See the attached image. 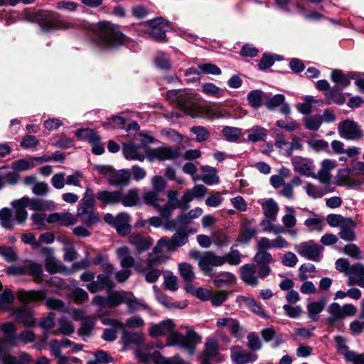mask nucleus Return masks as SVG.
Returning <instances> with one entry per match:
<instances>
[{"instance_id":"1","label":"nucleus","mask_w":364,"mask_h":364,"mask_svg":"<svg viewBox=\"0 0 364 364\" xmlns=\"http://www.w3.org/2000/svg\"><path fill=\"white\" fill-rule=\"evenodd\" d=\"M176 324L171 319H166L158 323H151L149 331L151 337L168 336L166 346H177L186 349L193 355L196 346L200 343L201 337L193 330L188 329L186 335L175 331Z\"/></svg>"},{"instance_id":"2","label":"nucleus","mask_w":364,"mask_h":364,"mask_svg":"<svg viewBox=\"0 0 364 364\" xmlns=\"http://www.w3.org/2000/svg\"><path fill=\"white\" fill-rule=\"evenodd\" d=\"M29 198L23 197L19 200H14L11 203L14 213L8 208L0 210V225L5 230H12L15 224L23 225L28 218L26 208L28 207Z\"/></svg>"},{"instance_id":"3","label":"nucleus","mask_w":364,"mask_h":364,"mask_svg":"<svg viewBox=\"0 0 364 364\" xmlns=\"http://www.w3.org/2000/svg\"><path fill=\"white\" fill-rule=\"evenodd\" d=\"M96 198L104 206L122 203L124 207H132L139 202V191L138 188H131L124 194L122 190H105L98 192Z\"/></svg>"},{"instance_id":"4","label":"nucleus","mask_w":364,"mask_h":364,"mask_svg":"<svg viewBox=\"0 0 364 364\" xmlns=\"http://www.w3.org/2000/svg\"><path fill=\"white\" fill-rule=\"evenodd\" d=\"M96 35V43L104 48L120 46L125 41L124 35L107 21H102L97 24Z\"/></svg>"},{"instance_id":"5","label":"nucleus","mask_w":364,"mask_h":364,"mask_svg":"<svg viewBox=\"0 0 364 364\" xmlns=\"http://www.w3.org/2000/svg\"><path fill=\"white\" fill-rule=\"evenodd\" d=\"M95 203L94 192L92 189L87 187L77 211V217L82 223L87 226L100 221V217L95 211Z\"/></svg>"},{"instance_id":"6","label":"nucleus","mask_w":364,"mask_h":364,"mask_svg":"<svg viewBox=\"0 0 364 364\" xmlns=\"http://www.w3.org/2000/svg\"><path fill=\"white\" fill-rule=\"evenodd\" d=\"M152 348L148 343L146 346L139 347L136 350V357L144 362L152 360L156 364H185L184 360L178 356L165 358L159 352H154L153 354H151L149 351Z\"/></svg>"},{"instance_id":"7","label":"nucleus","mask_w":364,"mask_h":364,"mask_svg":"<svg viewBox=\"0 0 364 364\" xmlns=\"http://www.w3.org/2000/svg\"><path fill=\"white\" fill-rule=\"evenodd\" d=\"M339 136L349 141H358L364 136V132L360 126L353 119H347L338 124Z\"/></svg>"},{"instance_id":"8","label":"nucleus","mask_w":364,"mask_h":364,"mask_svg":"<svg viewBox=\"0 0 364 364\" xmlns=\"http://www.w3.org/2000/svg\"><path fill=\"white\" fill-rule=\"evenodd\" d=\"M327 311L329 314L327 318L328 323L332 325L338 321L354 316L357 312V308L351 304L341 306L334 302L328 306Z\"/></svg>"},{"instance_id":"9","label":"nucleus","mask_w":364,"mask_h":364,"mask_svg":"<svg viewBox=\"0 0 364 364\" xmlns=\"http://www.w3.org/2000/svg\"><path fill=\"white\" fill-rule=\"evenodd\" d=\"M296 252L302 257L314 262H319L323 257V247L314 240L302 242L294 247Z\"/></svg>"},{"instance_id":"10","label":"nucleus","mask_w":364,"mask_h":364,"mask_svg":"<svg viewBox=\"0 0 364 364\" xmlns=\"http://www.w3.org/2000/svg\"><path fill=\"white\" fill-rule=\"evenodd\" d=\"M181 154V148H172L171 146H159L156 148L148 149L146 158L151 162L159 161H174L176 160Z\"/></svg>"},{"instance_id":"11","label":"nucleus","mask_w":364,"mask_h":364,"mask_svg":"<svg viewBox=\"0 0 364 364\" xmlns=\"http://www.w3.org/2000/svg\"><path fill=\"white\" fill-rule=\"evenodd\" d=\"M39 16L43 21L41 28L45 32L50 29H65L68 28V23L61 21L59 14L54 11H42Z\"/></svg>"},{"instance_id":"12","label":"nucleus","mask_w":364,"mask_h":364,"mask_svg":"<svg viewBox=\"0 0 364 364\" xmlns=\"http://www.w3.org/2000/svg\"><path fill=\"white\" fill-rule=\"evenodd\" d=\"M224 264V259L221 256L217 255L212 251L203 253V257L199 262V267L205 275L210 274L215 267Z\"/></svg>"},{"instance_id":"13","label":"nucleus","mask_w":364,"mask_h":364,"mask_svg":"<svg viewBox=\"0 0 364 364\" xmlns=\"http://www.w3.org/2000/svg\"><path fill=\"white\" fill-rule=\"evenodd\" d=\"M149 147L136 144L133 142H127L123 144V154L126 159L131 161H144L146 157Z\"/></svg>"},{"instance_id":"14","label":"nucleus","mask_w":364,"mask_h":364,"mask_svg":"<svg viewBox=\"0 0 364 364\" xmlns=\"http://www.w3.org/2000/svg\"><path fill=\"white\" fill-rule=\"evenodd\" d=\"M178 106L188 115L193 117H199V106L196 102L195 95L193 93L183 90Z\"/></svg>"},{"instance_id":"15","label":"nucleus","mask_w":364,"mask_h":364,"mask_svg":"<svg viewBox=\"0 0 364 364\" xmlns=\"http://www.w3.org/2000/svg\"><path fill=\"white\" fill-rule=\"evenodd\" d=\"M167 201L163 204L162 218L168 219L173 210L183 207L178 192L175 189H170L166 192Z\"/></svg>"},{"instance_id":"16","label":"nucleus","mask_w":364,"mask_h":364,"mask_svg":"<svg viewBox=\"0 0 364 364\" xmlns=\"http://www.w3.org/2000/svg\"><path fill=\"white\" fill-rule=\"evenodd\" d=\"M265 107L269 111H274L279 108L282 114L288 115L291 113V109L288 103L285 102V96L282 94H277L274 96L265 97Z\"/></svg>"},{"instance_id":"17","label":"nucleus","mask_w":364,"mask_h":364,"mask_svg":"<svg viewBox=\"0 0 364 364\" xmlns=\"http://www.w3.org/2000/svg\"><path fill=\"white\" fill-rule=\"evenodd\" d=\"M273 260L270 253L267 251L257 250V252L254 257V261L258 264V275L259 278L264 279L269 275L271 269L269 266Z\"/></svg>"},{"instance_id":"18","label":"nucleus","mask_w":364,"mask_h":364,"mask_svg":"<svg viewBox=\"0 0 364 364\" xmlns=\"http://www.w3.org/2000/svg\"><path fill=\"white\" fill-rule=\"evenodd\" d=\"M291 164L295 172L306 177L313 178L315 166L312 160L306 158L295 156L292 158Z\"/></svg>"},{"instance_id":"19","label":"nucleus","mask_w":364,"mask_h":364,"mask_svg":"<svg viewBox=\"0 0 364 364\" xmlns=\"http://www.w3.org/2000/svg\"><path fill=\"white\" fill-rule=\"evenodd\" d=\"M166 21L162 18H158L146 22L148 28L145 32L150 38L161 41L165 39L166 33L164 30V25L166 24Z\"/></svg>"},{"instance_id":"20","label":"nucleus","mask_w":364,"mask_h":364,"mask_svg":"<svg viewBox=\"0 0 364 364\" xmlns=\"http://www.w3.org/2000/svg\"><path fill=\"white\" fill-rule=\"evenodd\" d=\"M336 167V162L330 159H325L321 163V167L318 172L314 173L313 178L318 180L323 185L328 186L331 182L332 176L331 171Z\"/></svg>"},{"instance_id":"21","label":"nucleus","mask_w":364,"mask_h":364,"mask_svg":"<svg viewBox=\"0 0 364 364\" xmlns=\"http://www.w3.org/2000/svg\"><path fill=\"white\" fill-rule=\"evenodd\" d=\"M11 314L16 316L17 321L25 326H34L36 320L31 308L23 305L18 308L11 309Z\"/></svg>"},{"instance_id":"22","label":"nucleus","mask_w":364,"mask_h":364,"mask_svg":"<svg viewBox=\"0 0 364 364\" xmlns=\"http://www.w3.org/2000/svg\"><path fill=\"white\" fill-rule=\"evenodd\" d=\"M230 358L237 364L253 363L257 359V355L243 350L240 346L230 348Z\"/></svg>"},{"instance_id":"23","label":"nucleus","mask_w":364,"mask_h":364,"mask_svg":"<svg viewBox=\"0 0 364 364\" xmlns=\"http://www.w3.org/2000/svg\"><path fill=\"white\" fill-rule=\"evenodd\" d=\"M242 281L248 285L257 286L259 283L258 266L254 264H246L240 269Z\"/></svg>"},{"instance_id":"24","label":"nucleus","mask_w":364,"mask_h":364,"mask_svg":"<svg viewBox=\"0 0 364 364\" xmlns=\"http://www.w3.org/2000/svg\"><path fill=\"white\" fill-rule=\"evenodd\" d=\"M145 263L146 266L136 264L135 265L136 270L139 273L144 274L145 280L147 282H156L161 275V270L156 267V266L159 265V264H153L150 265L147 262V259L145 260Z\"/></svg>"},{"instance_id":"25","label":"nucleus","mask_w":364,"mask_h":364,"mask_svg":"<svg viewBox=\"0 0 364 364\" xmlns=\"http://www.w3.org/2000/svg\"><path fill=\"white\" fill-rule=\"evenodd\" d=\"M114 287V282L109 276L106 274H100L97 276V280L88 283L86 285L87 289L91 293H96L103 289H111Z\"/></svg>"},{"instance_id":"26","label":"nucleus","mask_w":364,"mask_h":364,"mask_svg":"<svg viewBox=\"0 0 364 364\" xmlns=\"http://www.w3.org/2000/svg\"><path fill=\"white\" fill-rule=\"evenodd\" d=\"M348 285H358L364 288V266L362 264H355L350 267V271L347 272Z\"/></svg>"},{"instance_id":"27","label":"nucleus","mask_w":364,"mask_h":364,"mask_svg":"<svg viewBox=\"0 0 364 364\" xmlns=\"http://www.w3.org/2000/svg\"><path fill=\"white\" fill-rule=\"evenodd\" d=\"M161 193L156 191H146L144 193L143 200L146 204L154 207L162 217L163 204L165 200L161 197Z\"/></svg>"},{"instance_id":"28","label":"nucleus","mask_w":364,"mask_h":364,"mask_svg":"<svg viewBox=\"0 0 364 364\" xmlns=\"http://www.w3.org/2000/svg\"><path fill=\"white\" fill-rule=\"evenodd\" d=\"M107 182L114 186H127L130 183V172L127 169H114L109 178H107Z\"/></svg>"},{"instance_id":"29","label":"nucleus","mask_w":364,"mask_h":364,"mask_svg":"<svg viewBox=\"0 0 364 364\" xmlns=\"http://www.w3.org/2000/svg\"><path fill=\"white\" fill-rule=\"evenodd\" d=\"M163 247H167L166 237L160 238L158 240L156 245L154 247L152 252L148 254L146 259L150 265L153 264H161L166 260V257L165 256L160 255L163 252Z\"/></svg>"},{"instance_id":"30","label":"nucleus","mask_w":364,"mask_h":364,"mask_svg":"<svg viewBox=\"0 0 364 364\" xmlns=\"http://www.w3.org/2000/svg\"><path fill=\"white\" fill-rule=\"evenodd\" d=\"M129 242L134 246L139 254L148 250L153 244V240L148 236L132 234L129 237Z\"/></svg>"},{"instance_id":"31","label":"nucleus","mask_w":364,"mask_h":364,"mask_svg":"<svg viewBox=\"0 0 364 364\" xmlns=\"http://www.w3.org/2000/svg\"><path fill=\"white\" fill-rule=\"evenodd\" d=\"M0 330L4 334V341L9 346H15L18 343L16 326L11 322H6L1 325Z\"/></svg>"},{"instance_id":"32","label":"nucleus","mask_w":364,"mask_h":364,"mask_svg":"<svg viewBox=\"0 0 364 364\" xmlns=\"http://www.w3.org/2000/svg\"><path fill=\"white\" fill-rule=\"evenodd\" d=\"M266 218L276 220L279 212V206L272 198L262 199L259 201Z\"/></svg>"},{"instance_id":"33","label":"nucleus","mask_w":364,"mask_h":364,"mask_svg":"<svg viewBox=\"0 0 364 364\" xmlns=\"http://www.w3.org/2000/svg\"><path fill=\"white\" fill-rule=\"evenodd\" d=\"M217 326H225L230 333L236 338H241L242 336L240 323L237 320L232 318H219L217 320Z\"/></svg>"},{"instance_id":"34","label":"nucleus","mask_w":364,"mask_h":364,"mask_svg":"<svg viewBox=\"0 0 364 364\" xmlns=\"http://www.w3.org/2000/svg\"><path fill=\"white\" fill-rule=\"evenodd\" d=\"M18 299L23 303L38 301L45 299L46 294L43 291H25L23 289L17 291Z\"/></svg>"},{"instance_id":"35","label":"nucleus","mask_w":364,"mask_h":364,"mask_svg":"<svg viewBox=\"0 0 364 364\" xmlns=\"http://www.w3.org/2000/svg\"><path fill=\"white\" fill-rule=\"evenodd\" d=\"M355 223L350 218L339 228L340 237L346 242H353L356 239L355 234Z\"/></svg>"},{"instance_id":"36","label":"nucleus","mask_w":364,"mask_h":364,"mask_svg":"<svg viewBox=\"0 0 364 364\" xmlns=\"http://www.w3.org/2000/svg\"><path fill=\"white\" fill-rule=\"evenodd\" d=\"M238 299L240 303L245 304L253 313L263 318H269V316L264 312L261 304L255 299L244 296H240Z\"/></svg>"},{"instance_id":"37","label":"nucleus","mask_w":364,"mask_h":364,"mask_svg":"<svg viewBox=\"0 0 364 364\" xmlns=\"http://www.w3.org/2000/svg\"><path fill=\"white\" fill-rule=\"evenodd\" d=\"M188 235L183 232H176L172 237L167 239V250L174 252L178 247H182L188 242Z\"/></svg>"},{"instance_id":"38","label":"nucleus","mask_w":364,"mask_h":364,"mask_svg":"<svg viewBox=\"0 0 364 364\" xmlns=\"http://www.w3.org/2000/svg\"><path fill=\"white\" fill-rule=\"evenodd\" d=\"M129 216L127 214L122 213L115 217V221L113 227L116 228L117 232L121 235H125L130 231V226L128 224Z\"/></svg>"},{"instance_id":"39","label":"nucleus","mask_w":364,"mask_h":364,"mask_svg":"<svg viewBox=\"0 0 364 364\" xmlns=\"http://www.w3.org/2000/svg\"><path fill=\"white\" fill-rule=\"evenodd\" d=\"M128 291H115L107 296V306L110 308H115L122 304H125L127 299Z\"/></svg>"},{"instance_id":"40","label":"nucleus","mask_w":364,"mask_h":364,"mask_svg":"<svg viewBox=\"0 0 364 364\" xmlns=\"http://www.w3.org/2000/svg\"><path fill=\"white\" fill-rule=\"evenodd\" d=\"M117 255L120 260L121 266L123 268H129L133 267L134 264V259L130 255V252L128 247H122L116 250Z\"/></svg>"},{"instance_id":"41","label":"nucleus","mask_w":364,"mask_h":364,"mask_svg":"<svg viewBox=\"0 0 364 364\" xmlns=\"http://www.w3.org/2000/svg\"><path fill=\"white\" fill-rule=\"evenodd\" d=\"M202 181L208 185H214L218 183L219 177L215 168L203 166L201 167Z\"/></svg>"},{"instance_id":"42","label":"nucleus","mask_w":364,"mask_h":364,"mask_svg":"<svg viewBox=\"0 0 364 364\" xmlns=\"http://www.w3.org/2000/svg\"><path fill=\"white\" fill-rule=\"evenodd\" d=\"M28 207L35 211H45L54 209L55 204L52 200L29 198Z\"/></svg>"},{"instance_id":"43","label":"nucleus","mask_w":364,"mask_h":364,"mask_svg":"<svg viewBox=\"0 0 364 364\" xmlns=\"http://www.w3.org/2000/svg\"><path fill=\"white\" fill-rule=\"evenodd\" d=\"M59 328L56 330H53L50 333L54 336L60 334L64 336H70L74 332V326L71 321H68L66 318L62 317L58 321Z\"/></svg>"},{"instance_id":"44","label":"nucleus","mask_w":364,"mask_h":364,"mask_svg":"<svg viewBox=\"0 0 364 364\" xmlns=\"http://www.w3.org/2000/svg\"><path fill=\"white\" fill-rule=\"evenodd\" d=\"M331 78L337 85L338 89L342 90L350 85L349 77L341 70H333Z\"/></svg>"},{"instance_id":"45","label":"nucleus","mask_w":364,"mask_h":364,"mask_svg":"<svg viewBox=\"0 0 364 364\" xmlns=\"http://www.w3.org/2000/svg\"><path fill=\"white\" fill-rule=\"evenodd\" d=\"M264 92L260 90H255L250 92L247 96V101L251 107L258 109L262 105L263 100H265Z\"/></svg>"},{"instance_id":"46","label":"nucleus","mask_w":364,"mask_h":364,"mask_svg":"<svg viewBox=\"0 0 364 364\" xmlns=\"http://www.w3.org/2000/svg\"><path fill=\"white\" fill-rule=\"evenodd\" d=\"M95 325L93 318L86 317L81 323V327L78 329V335L81 336L84 341L90 337Z\"/></svg>"},{"instance_id":"47","label":"nucleus","mask_w":364,"mask_h":364,"mask_svg":"<svg viewBox=\"0 0 364 364\" xmlns=\"http://www.w3.org/2000/svg\"><path fill=\"white\" fill-rule=\"evenodd\" d=\"M127 294V299H126L125 304L127 305L128 310L130 313L148 308L147 305L136 298L132 292L128 291Z\"/></svg>"},{"instance_id":"48","label":"nucleus","mask_w":364,"mask_h":364,"mask_svg":"<svg viewBox=\"0 0 364 364\" xmlns=\"http://www.w3.org/2000/svg\"><path fill=\"white\" fill-rule=\"evenodd\" d=\"M26 274L33 277L34 281L39 283L42 280V265L34 262H28L26 265Z\"/></svg>"},{"instance_id":"49","label":"nucleus","mask_w":364,"mask_h":364,"mask_svg":"<svg viewBox=\"0 0 364 364\" xmlns=\"http://www.w3.org/2000/svg\"><path fill=\"white\" fill-rule=\"evenodd\" d=\"M249 132L247 139L252 142L264 141L267 136V130L260 126L253 127Z\"/></svg>"},{"instance_id":"50","label":"nucleus","mask_w":364,"mask_h":364,"mask_svg":"<svg viewBox=\"0 0 364 364\" xmlns=\"http://www.w3.org/2000/svg\"><path fill=\"white\" fill-rule=\"evenodd\" d=\"M304 188L306 191V194L314 199L322 198L328 192H333V188H332V191L326 190L319 188L311 183H307L305 186H304Z\"/></svg>"},{"instance_id":"51","label":"nucleus","mask_w":364,"mask_h":364,"mask_svg":"<svg viewBox=\"0 0 364 364\" xmlns=\"http://www.w3.org/2000/svg\"><path fill=\"white\" fill-rule=\"evenodd\" d=\"M326 305L325 299L319 301L311 302L308 304L307 310L309 318L313 321L318 319V315L323 310Z\"/></svg>"},{"instance_id":"52","label":"nucleus","mask_w":364,"mask_h":364,"mask_svg":"<svg viewBox=\"0 0 364 364\" xmlns=\"http://www.w3.org/2000/svg\"><path fill=\"white\" fill-rule=\"evenodd\" d=\"M43 158H30L28 159L18 160L14 164V168L18 171H26L36 166V164L42 163Z\"/></svg>"},{"instance_id":"53","label":"nucleus","mask_w":364,"mask_h":364,"mask_svg":"<svg viewBox=\"0 0 364 364\" xmlns=\"http://www.w3.org/2000/svg\"><path fill=\"white\" fill-rule=\"evenodd\" d=\"M45 267L46 271L50 273H58L64 270V266L62 262L57 260L53 255L47 257Z\"/></svg>"},{"instance_id":"54","label":"nucleus","mask_w":364,"mask_h":364,"mask_svg":"<svg viewBox=\"0 0 364 364\" xmlns=\"http://www.w3.org/2000/svg\"><path fill=\"white\" fill-rule=\"evenodd\" d=\"M122 340L126 345H130L132 343L136 344L138 346L137 349L139 347L146 346V344L144 343L143 336L139 333H132L124 331Z\"/></svg>"},{"instance_id":"55","label":"nucleus","mask_w":364,"mask_h":364,"mask_svg":"<svg viewBox=\"0 0 364 364\" xmlns=\"http://www.w3.org/2000/svg\"><path fill=\"white\" fill-rule=\"evenodd\" d=\"M222 134L227 141L234 142L241 137L242 130L237 127L226 126L223 129Z\"/></svg>"},{"instance_id":"56","label":"nucleus","mask_w":364,"mask_h":364,"mask_svg":"<svg viewBox=\"0 0 364 364\" xmlns=\"http://www.w3.org/2000/svg\"><path fill=\"white\" fill-rule=\"evenodd\" d=\"M31 359V356L26 353L21 355L18 359L12 355H6L2 357L0 364H28Z\"/></svg>"},{"instance_id":"57","label":"nucleus","mask_w":364,"mask_h":364,"mask_svg":"<svg viewBox=\"0 0 364 364\" xmlns=\"http://www.w3.org/2000/svg\"><path fill=\"white\" fill-rule=\"evenodd\" d=\"M178 270L181 277L186 282H191L195 279V274L190 264L186 262L179 264Z\"/></svg>"},{"instance_id":"58","label":"nucleus","mask_w":364,"mask_h":364,"mask_svg":"<svg viewBox=\"0 0 364 364\" xmlns=\"http://www.w3.org/2000/svg\"><path fill=\"white\" fill-rule=\"evenodd\" d=\"M75 135L80 139H86L90 143L100 140V137L91 129H81L75 132Z\"/></svg>"},{"instance_id":"59","label":"nucleus","mask_w":364,"mask_h":364,"mask_svg":"<svg viewBox=\"0 0 364 364\" xmlns=\"http://www.w3.org/2000/svg\"><path fill=\"white\" fill-rule=\"evenodd\" d=\"M338 90L337 87L333 88L326 93L328 104L336 103L337 105H342L345 102L346 99L344 96Z\"/></svg>"},{"instance_id":"60","label":"nucleus","mask_w":364,"mask_h":364,"mask_svg":"<svg viewBox=\"0 0 364 364\" xmlns=\"http://www.w3.org/2000/svg\"><path fill=\"white\" fill-rule=\"evenodd\" d=\"M221 257L224 259V264L228 263L230 265H238L241 262V254L237 250L234 249V246L231 247L228 254Z\"/></svg>"},{"instance_id":"61","label":"nucleus","mask_w":364,"mask_h":364,"mask_svg":"<svg viewBox=\"0 0 364 364\" xmlns=\"http://www.w3.org/2000/svg\"><path fill=\"white\" fill-rule=\"evenodd\" d=\"M322 124L321 115H311L304 119V125L306 129L311 131H317Z\"/></svg>"},{"instance_id":"62","label":"nucleus","mask_w":364,"mask_h":364,"mask_svg":"<svg viewBox=\"0 0 364 364\" xmlns=\"http://www.w3.org/2000/svg\"><path fill=\"white\" fill-rule=\"evenodd\" d=\"M125 119L122 117L114 116L108 119L103 124V127L106 129H112L117 128H124Z\"/></svg>"},{"instance_id":"63","label":"nucleus","mask_w":364,"mask_h":364,"mask_svg":"<svg viewBox=\"0 0 364 364\" xmlns=\"http://www.w3.org/2000/svg\"><path fill=\"white\" fill-rule=\"evenodd\" d=\"M14 301V295L11 289H6L2 294H0V307L1 309L11 311V309H9V306L13 304Z\"/></svg>"},{"instance_id":"64","label":"nucleus","mask_w":364,"mask_h":364,"mask_svg":"<svg viewBox=\"0 0 364 364\" xmlns=\"http://www.w3.org/2000/svg\"><path fill=\"white\" fill-rule=\"evenodd\" d=\"M69 297L72 299L75 303L80 304L88 299V294L86 291L81 288H76L69 294Z\"/></svg>"}]
</instances>
